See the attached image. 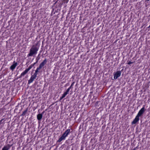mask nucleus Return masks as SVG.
I'll list each match as a JSON object with an SVG mask.
<instances>
[{
    "label": "nucleus",
    "mask_w": 150,
    "mask_h": 150,
    "mask_svg": "<svg viewBox=\"0 0 150 150\" xmlns=\"http://www.w3.org/2000/svg\"><path fill=\"white\" fill-rule=\"evenodd\" d=\"M47 62L46 59H45L40 65L39 67L37 68L36 70V72H38L39 70H40L43 67L44 65L46 64Z\"/></svg>",
    "instance_id": "obj_3"
},
{
    "label": "nucleus",
    "mask_w": 150,
    "mask_h": 150,
    "mask_svg": "<svg viewBox=\"0 0 150 150\" xmlns=\"http://www.w3.org/2000/svg\"><path fill=\"white\" fill-rule=\"evenodd\" d=\"M145 111V109L144 108V106L139 110L137 115L139 117L141 116L144 113Z\"/></svg>",
    "instance_id": "obj_4"
},
{
    "label": "nucleus",
    "mask_w": 150,
    "mask_h": 150,
    "mask_svg": "<svg viewBox=\"0 0 150 150\" xmlns=\"http://www.w3.org/2000/svg\"><path fill=\"white\" fill-rule=\"evenodd\" d=\"M67 94L65 92L62 95V97L60 98V99L61 100L63 98H64L65 96L67 95Z\"/></svg>",
    "instance_id": "obj_12"
},
{
    "label": "nucleus",
    "mask_w": 150,
    "mask_h": 150,
    "mask_svg": "<svg viewBox=\"0 0 150 150\" xmlns=\"http://www.w3.org/2000/svg\"><path fill=\"white\" fill-rule=\"evenodd\" d=\"M4 120V119H2L1 120H0V125L1 124V122L2 121Z\"/></svg>",
    "instance_id": "obj_18"
},
{
    "label": "nucleus",
    "mask_w": 150,
    "mask_h": 150,
    "mask_svg": "<svg viewBox=\"0 0 150 150\" xmlns=\"http://www.w3.org/2000/svg\"><path fill=\"white\" fill-rule=\"evenodd\" d=\"M75 83V82L74 81L73 82L72 84H71V86L69 87L70 88H73V87H72V86L74 85Z\"/></svg>",
    "instance_id": "obj_13"
},
{
    "label": "nucleus",
    "mask_w": 150,
    "mask_h": 150,
    "mask_svg": "<svg viewBox=\"0 0 150 150\" xmlns=\"http://www.w3.org/2000/svg\"><path fill=\"white\" fill-rule=\"evenodd\" d=\"M70 131V129H68L65 131L63 134L62 136L60 137L58 140V142H60L63 140L65 139V137L67 136L68 135Z\"/></svg>",
    "instance_id": "obj_2"
},
{
    "label": "nucleus",
    "mask_w": 150,
    "mask_h": 150,
    "mask_svg": "<svg viewBox=\"0 0 150 150\" xmlns=\"http://www.w3.org/2000/svg\"><path fill=\"white\" fill-rule=\"evenodd\" d=\"M38 50V47L36 46L33 45L30 50L29 56H32L33 55L36 54Z\"/></svg>",
    "instance_id": "obj_1"
},
{
    "label": "nucleus",
    "mask_w": 150,
    "mask_h": 150,
    "mask_svg": "<svg viewBox=\"0 0 150 150\" xmlns=\"http://www.w3.org/2000/svg\"><path fill=\"white\" fill-rule=\"evenodd\" d=\"M132 62H130V61H129V62H128V64H132Z\"/></svg>",
    "instance_id": "obj_17"
},
{
    "label": "nucleus",
    "mask_w": 150,
    "mask_h": 150,
    "mask_svg": "<svg viewBox=\"0 0 150 150\" xmlns=\"http://www.w3.org/2000/svg\"><path fill=\"white\" fill-rule=\"evenodd\" d=\"M17 63H15L14 64H13L10 67V69L12 71H13L14 69L17 66Z\"/></svg>",
    "instance_id": "obj_8"
},
{
    "label": "nucleus",
    "mask_w": 150,
    "mask_h": 150,
    "mask_svg": "<svg viewBox=\"0 0 150 150\" xmlns=\"http://www.w3.org/2000/svg\"><path fill=\"white\" fill-rule=\"evenodd\" d=\"M35 64V63H34V64L31 65L29 67V70L31 69L33 67L34 64Z\"/></svg>",
    "instance_id": "obj_15"
},
{
    "label": "nucleus",
    "mask_w": 150,
    "mask_h": 150,
    "mask_svg": "<svg viewBox=\"0 0 150 150\" xmlns=\"http://www.w3.org/2000/svg\"><path fill=\"white\" fill-rule=\"evenodd\" d=\"M38 72H36V71H35V73L31 77L30 80H29V83L32 82V81L34 80L36 78L37 76V73Z\"/></svg>",
    "instance_id": "obj_5"
},
{
    "label": "nucleus",
    "mask_w": 150,
    "mask_h": 150,
    "mask_svg": "<svg viewBox=\"0 0 150 150\" xmlns=\"http://www.w3.org/2000/svg\"><path fill=\"white\" fill-rule=\"evenodd\" d=\"M121 72L120 71H117L114 75V78L115 79H117L118 77H119L121 74Z\"/></svg>",
    "instance_id": "obj_6"
},
{
    "label": "nucleus",
    "mask_w": 150,
    "mask_h": 150,
    "mask_svg": "<svg viewBox=\"0 0 150 150\" xmlns=\"http://www.w3.org/2000/svg\"><path fill=\"white\" fill-rule=\"evenodd\" d=\"M139 120V117L137 115L136 117L132 122V124H135L137 122H138Z\"/></svg>",
    "instance_id": "obj_7"
},
{
    "label": "nucleus",
    "mask_w": 150,
    "mask_h": 150,
    "mask_svg": "<svg viewBox=\"0 0 150 150\" xmlns=\"http://www.w3.org/2000/svg\"><path fill=\"white\" fill-rule=\"evenodd\" d=\"M42 113L38 114L37 115V118L39 121L40 120L42 117Z\"/></svg>",
    "instance_id": "obj_9"
},
{
    "label": "nucleus",
    "mask_w": 150,
    "mask_h": 150,
    "mask_svg": "<svg viewBox=\"0 0 150 150\" xmlns=\"http://www.w3.org/2000/svg\"><path fill=\"white\" fill-rule=\"evenodd\" d=\"M28 71V68L26 69L25 71L23 72L21 74V77L24 76Z\"/></svg>",
    "instance_id": "obj_11"
},
{
    "label": "nucleus",
    "mask_w": 150,
    "mask_h": 150,
    "mask_svg": "<svg viewBox=\"0 0 150 150\" xmlns=\"http://www.w3.org/2000/svg\"><path fill=\"white\" fill-rule=\"evenodd\" d=\"M71 88H70L69 87L67 90V91L65 92L66 93H67V94H68L69 92L70 91V89Z\"/></svg>",
    "instance_id": "obj_14"
},
{
    "label": "nucleus",
    "mask_w": 150,
    "mask_h": 150,
    "mask_svg": "<svg viewBox=\"0 0 150 150\" xmlns=\"http://www.w3.org/2000/svg\"><path fill=\"white\" fill-rule=\"evenodd\" d=\"M10 147V146L8 144L6 146H5L2 148V150H8Z\"/></svg>",
    "instance_id": "obj_10"
},
{
    "label": "nucleus",
    "mask_w": 150,
    "mask_h": 150,
    "mask_svg": "<svg viewBox=\"0 0 150 150\" xmlns=\"http://www.w3.org/2000/svg\"><path fill=\"white\" fill-rule=\"evenodd\" d=\"M27 112V110H26L23 112L22 114V115H25L26 113Z\"/></svg>",
    "instance_id": "obj_16"
}]
</instances>
